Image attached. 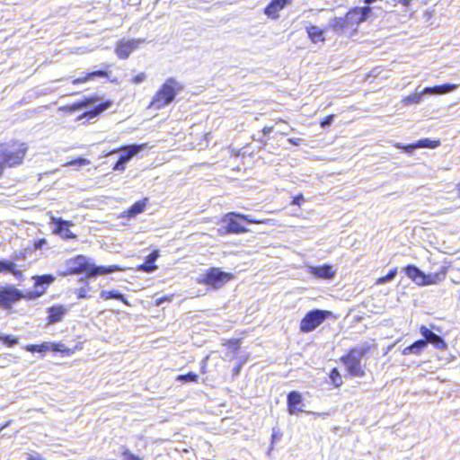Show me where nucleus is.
I'll return each mask as SVG.
<instances>
[{
	"mask_svg": "<svg viewBox=\"0 0 460 460\" xmlns=\"http://www.w3.org/2000/svg\"><path fill=\"white\" fill-rule=\"evenodd\" d=\"M457 192H458V196L460 197V183L457 185Z\"/></svg>",
	"mask_w": 460,
	"mask_h": 460,
	"instance_id": "obj_52",
	"label": "nucleus"
},
{
	"mask_svg": "<svg viewBox=\"0 0 460 460\" xmlns=\"http://www.w3.org/2000/svg\"><path fill=\"white\" fill-rule=\"evenodd\" d=\"M305 31H306L307 35L312 42L317 43V42L324 41V40H325L323 37L324 31L323 29H320L317 26L313 25V26L306 27Z\"/></svg>",
	"mask_w": 460,
	"mask_h": 460,
	"instance_id": "obj_28",
	"label": "nucleus"
},
{
	"mask_svg": "<svg viewBox=\"0 0 460 460\" xmlns=\"http://www.w3.org/2000/svg\"><path fill=\"white\" fill-rule=\"evenodd\" d=\"M99 98L96 95L86 96L84 99L77 101L72 104H67L61 107L59 110L67 113H72L77 110H80L84 107H87L94 102H96Z\"/></svg>",
	"mask_w": 460,
	"mask_h": 460,
	"instance_id": "obj_20",
	"label": "nucleus"
},
{
	"mask_svg": "<svg viewBox=\"0 0 460 460\" xmlns=\"http://www.w3.org/2000/svg\"><path fill=\"white\" fill-rule=\"evenodd\" d=\"M147 199L145 198L143 199L136 201L127 211L126 216L128 217H134L138 214H141L145 211L146 207Z\"/></svg>",
	"mask_w": 460,
	"mask_h": 460,
	"instance_id": "obj_29",
	"label": "nucleus"
},
{
	"mask_svg": "<svg viewBox=\"0 0 460 460\" xmlns=\"http://www.w3.org/2000/svg\"><path fill=\"white\" fill-rule=\"evenodd\" d=\"M140 40H118L115 45V54L119 59H127L130 54L138 48Z\"/></svg>",
	"mask_w": 460,
	"mask_h": 460,
	"instance_id": "obj_12",
	"label": "nucleus"
},
{
	"mask_svg": "<svg viewBox=\"0 0 460 460\" xmlns=\"http://www.w3.org/2000/svg\"><path fill=\"white\" fill-rule=\"evenodd\" d=\"M109 76V72L105 69L95 70L92 72L85 73L83 76L75 78L72 80L73 85H79L84 84L88 81L93 80L95 77L107 78Z\"/></svg>",
	"mask_w": 460,
	"mask_h": 460,
	"instance_id": "obj_21",
	"label": "nucleus"
},
{
	"mask_svg": "<svg viewBox=\"0 0 460 460\" xmlns=\"http://www.w3.org/2000/svg\"><path fill=\"white\" fill-rule=\"evenodd\" d=\"M246 358H243L233 369V376L236 377L239 376L241 369L243 367V365L245 363Z\"/></svg>",
	"mask_w": 460,
	"mask_h": 460,
	"instance_id": "obj_43",
	"label": "nucleus"
},
{
	"mask_svg": "<svg viewBox=\"0 0 460 460\" xmlns=\"http://www.w3.org/2000/svg\"><path fill=\"white\" fill-rule=\"evenodd\" d=\"M53 223L56 225L53 229V234H58L66 240L77 238V235L70 230V227L74 226L72 221L58 217L53 218Z\"/></svg>",
	"mask_w": 460,
	"mask_h": 460,
	"instance_id": "obj_14",
	"label": "nucleus"
},
{
	"mask_svg": "<svg viewBox=\"0 0 460 460\" xmlns=\"http://www.w3.org/2000/svg\"><path fill=\"white\" fill-rule=\"evenodd\" d=\"M67 273L80 274L84 273L87 277H95L97 275H104L114 271L123 270V268L119 265L111 266H95L90 264L87 258L84 255H76L71 258L66 262Z\"/></svg>",
	"mask_w": 460,
	"mask_h": 460,
	"instance_id": "obj_5",
	"label": "nucleus"
},
{
	"mask_svg": "<svg viewBox=\"0 0 460 460\" xmlns=\"http://www.w3.org/2000/svg\"><path fill=\"white\" fill-rule=\"evenodd\" d=\"M425 348H426V341H422V339L418 340V341H414L412 344L405 347L402 350V354L403 356H408L411 354L420 355L424 350Z\"/></svg>",
	"mask_w": 460,
	"mask_h": 460,
	"instance_id": "obj_25",
	"label": "nucleus"
},
{
	"mask_svg": "<svg viewBox=\"0 0 460 460\" xmlns=\"http://www.w3.org/2000/svg\"><path fill=\"white\" fill-rule=\"evenodd\" d=\"M176 380L183 383H197L199 381V376L194 372H189L187 374L177 376Z\"/></svg>",
	"mask_w": 460,
	"mask_h": 460,
	"instance_id": "obj_36",
	"label": "nucleus"
},
{
	"mask_svg": "<svg viewBox=\"0 0 460 460\" xmlns=\"http://www.w3.org/2000/svg\"><path fill=\"white\" fill-rule=\"evenodd\" d=\"M330 385L333 388H340L343 385V377L338 367H332L329 374Z\"/></svg>",
	"mask_w": 460,
	"mask_h": 460,
	"instance_id": "obj_30",
	"label": "nucleus"
},
{
	"mask_svg": "<svg viewBox=\"0 0 460 460\" xmlns=\"http://www.w3.org/2000/svg\"><path fill=\"white\" fill-rule=\"evenodd\" d=\"M146 78V75L144 72H141V73H138L137 75H134L132 78H131V82L134 84H140L142 83L143 81H145Z\"/></svg>",
	"mask_w": 460,
	"mask_h": 460,
	"instance_id": "obj_42",
	"label": "nucleus"
},
{
	"mask_svg": "<svg viewBox=\"0 0 460 460\" xmlns=\"http://www.w3.org/2000/svg\"><path fill=\"white\" fill-rule=\"evenodd\" d=\"M303 201H304V196L302 193H299V194L296 195L295 197H293L291 204L300 207Z\"/></svg>",
	"mask_w": 460,
	"mask_h": 460,
	"instance_id": "obj_44",
	"label": "nucleus"
},
{
	"mask_svg": "<svg viewBox=\"0 0 460 460\" xmlns=\"http://www.w3.org/2000/svg\"><path fill=\"white\" fill-rule=\"evenodd\" d=\"M332 315V314L330 311L320 309L311 310L307 312L301 319L299 323V330L303 333L311 332Z\"/></svg>",
	"mask_w": 460,
	"mask_h": 460,
	"instance_id": "obj_9",
	"label": "nucleus"
},
{
	"mask_svg": "<svg viewBox=\"0 0 460 460\" xmlns=\"http://www.w3.org/2000/svg\"><path fill=\"white\" fill-rule=\"evenodd\" d=\"M426 93H423V90L421 92H414L404 96L402 102L404 105L407 106L411 104H418L421 102L423 94Z\"/></svg>",
	"mask_w": 460,
	"mask_h": 460,
	"instance_id": "obj_31",
	"label": "nucleus"
},
{
	"mask_svg": "<svg viewBox=\"0 0 460 460\" xmlns=\"http://www.w3.org/2000/svg\"><path fill=\"white\" fill-rule=\"evenodd\" d=\"M112 105H113V101L111 99H107V100L100 102L93 108L80 114L76 119L82 120V119H85L86 120L89 121L91 119H93L99 117L102 112H104L105 111L110 109Z\"/></svg>",
	"mask_w": 460,
	"mask_h": 460,
	"instance_id": "obj_15",
	"label": "nucleus"
},
{
	"mask_svg": "<svg viewBox=\"0 0 460 460\" xmlns=\"http://www.w3.org/2000/svg\"><path fill=\"white\" fill-rule=\"evenodd\" d=\"M241 220L254 225H270L271 222L270 218H254L238 212H228L221 218L222 226L217 229L218 234H241L249 232V230L241 224Z\"/></svg>",
	"mask_w": 460,
	"mask_h": 460,
	"instance_id": "obj_3",
	"label": "nucleus"
},
{
	"mask_svg": "<svg viewBox=\"0 0 460 460\" xmlns=\"http://www.w3.org/2000/svg\"><path fill=\"white\" fill-rule=\"evenodd\" d=\"M5 168H7V167L4 164V163L0 159V178L4 175Z\"/></svg>",
	"mask_w": 460,
	"mask_h": 460,
	"instance_id": "obj_49",
	"label": "nucleus"
},
{
	"mask_svg": "<svg viewBox=\"0 0 460 460\" xmlns=\"http://www.w3.org/2000/svg\"><path fill=\"white\" fill-rule=\"evenodd\" d=\"M334 117H335L334 114H330V115L325 116L323 119H322L320 120V122H319L320 126L322 128L330 126L332 123Z\"/></svg>",
	"mask_w": 460,
	"mask_h": 460,
	"instance_id": "obj_41",
	"label": "nucleus"
},
{
	"mask_svg": "<svg viewBox=\"0 0 460 460\" xmlns=\"http://www.w3.org/2000/svg\"><path fill=\"white\" fill-rule=\"evenodd\" d=\"M29 150L27 143L11 139L0 143V159L7 168L22 165Z\"/></svg>",
	"mask_w": 460,
	"mask_h": 460,
	"instance_id": "obj_4",
	"label": "nucleus"
},
{
	"mask_svg": "<svg viewBox=\"0 0 460 460\" xmlns=\"http://www.w3.org/2000/svg\"><path fill=\"white\" fill-rule=\"evenodd\" d=\"M45 289H41L34 294L22 295L17 289H1L0 290V305L8 308L11 305L19 300L21 297H38L44 294Z\"/></svg>",
	"mask_w": 460,
	"mask_h": 460,
	"instance_id": "obj_11",
	"label": "nucleus"
},
{
	"mask_svg": "<svg viewBox=\"0 0 460 460\" xmlns=\"http://www.w3.org/2000/svg\"><path fill=\"white\" fill-rule=\"evenodd\" d=\"M35 286H41L43 284L50 285L55 280V277L51 274H44L41 276H34Z\"/></svg>",
	"mask_w": 460,
	"mask_h": 460,
	"instance_id": "obj_35",
	"label": "nucleus"
},
{
	"mask_svg": "<svg viewBox=\"0 0 460 460\" xmlns=\"http://www.w3.org/2000/svg\"><path fill=\"white\" fill-rule=\"evenodd\" d=\"M89 164V161L83 157H77L68 163L66 164V165H77V166H83Z\"/></svg>",
	"mask_w": 460,
	"mask_h": 460,
	"instance_id": "obj_40",
	"label": "nucleus"
},
{
	"mask_svg": "<svg viewBox=\"0 0 460 460\" xmlns=\"http://www.w3.org/2000/svg\"><path fill=\"white\" fill-rule=\"evenodd\" d=\"M376 348V344L364 347H350L339 358V361L344 366L346 376L348 377H364L367 374V367L362 362V358L366 357L372 349Z\"/></svg>",
	"mask_w": 460,
	"mask_h": 460,
	"instance_id": "obj_2",
	"label": "nucleus"
},
{
	"mask_svg": "<svg viewBox=\"0 0 460 460\" xmlns=\"http://www.w3.org/2000/svg\"><path fill=\"white\" fill-rule=\"evenodd\" d=\"M49 351L59 352L62 356H71L75 350L80 349L81 347L77 346L74 349L66 347L62 342H49Z\"/></svg>",
	"mask_w": 460,
	"mask_h": 460,
	"instance_id": "obj_23",
	"label": "nucleus"
},
{
	"mask_svg": "<svg viewBox=\"0 0 460 460\" xmlns=\"http://www.w3.org/2000/svg\"><path fill=\"white\" fill-rule=\"evenodd\" d=\"M24 349L35 353V352H47L49 351V342L44 341L40 344H28L24 347Z\"/></svg>",
	"mask_w": 460,
	"mask_h": 460,
	"instance_id": "obj_33",
	"label": "nucleus"
},
{
	"mask_svg": "<svg viewBox=\"0 0 460 460\" xmlns=\"http://www.w3.org/2000/svg\"><path fill=\"white\" fill-rule=\"evenodd\" d=\"M292 2L293 0H270L268 5L264 8V13L269 18L276 20L279 17V11L284 9Z\"/></svg>",
	"mask_w": 460,
	"mask_h": 460,
	"instance_id": "obj_17",
	"label": "nucleus"
},
{
	"mask_svg": "<svg viewBox=\"0 0 460 460\" xmlns=\"http://www.w3.org/2000/svg\"><path fill=\"white\" fill-rule=\"evenodd\" d=\"M101 296L103 298V299H110V298H116V299H119L120 301H122L125 305H131L130 303L126 299V297L119 293V292H115L113 290H111V291H102L101 293Z\"/></svg>",
	"mask_w": 460,
	"mask_h": 460,
	"instance_id": "obj_34",
	"label": "nucleus"
},
{
	"mask_svg": "<svg viewBox=\"0 0 460 460\" xmlns=\"http://www.w3.org/2000/svg\"><path fill=\"white\" fill-rule=\"evenodd\" d=\"M440 146V141L438 140H430L429 138H424L417 141L416 143L410 144L407 146H401L400 148L404 149L405 151H411L415 148H436ZM399 147V146H397Z\"/></svg>",
	"mask_w": 460,
	"mask_h": 460,
	"instance_id": "obj_22",
	"label": "nucleus"
},
{
	"mask_svg": "<svg viewBox=\"0 0 460 460\" xmlns=\"http://www.w3.org/2000/svg\"><path fill=\"white\" fill-rule=\"evenodd\" d=\"M0 272H10L16 279L22 277V272L16 268V265L12 261H1L0 260Z\"/></svg>",
	"mask_w": 460,
	"mask_h": 460,
	"instance_id": "obj_27",
	"label": "nucleus"
},
{
	"mask_svg": "<svg viewBox=\"0 0 460 460\" xmlns=\"http://www.w3.org/2000/svg\"><path fill=\"white\" fill-rule=\"evenodd\" d=\"M121 456H123V460H143L140 456L131 453L128 449L125 448L121 452Z\"/></svg>",
	"mask_w": 460,
	"mask_h": 460,
	"instance_id": "obj_39",
	"label": "nucleus"
},
{
	"mask_svg": "<svg viewBox=\"0 0 460 460\" xmlns=\"http://www.w3.org/2000/svg\"><path fill=\"white\" fill-rule=\"evenodd\" d=\"M308 272L317 279H331L335 276L336 270L332 268V265L323 264L309 267Z\"/></svg>",
	"mask_w": 460,
	"mask_h": 460,
	"instance_id": "obj_18",
	"label": "nucleus"
},
{
	"mask_svg": "<svg viewBox=\"0 0 460 460\" xmlns=\"http://www.w3.org/2000/svg\"><path fill=\"white\" fill-rule=\"evenodd\" d=\"M48 316L46 318L49 325L55 324L63 320L64 316L67 314L68 308L65 305H55L47 309Z\"/></svg>",
	"mask_w": 460,
	"mask_h": 460,
	"instance_id": "obj_19",
	"label": "nucleus"
},
{
	"mask_svg": "<svg viewBox=\"0 0 460 460\" xmlns=\"http://www.w3.org/2000/svg\"><path fill=\"white\" fill-rule=\"evenodd\" d=\"M234 279V274L224 271L218 267H211L202 274L199 283L209 286L226 285Z\"/></svg>",
	"mask_w": 460,
	"mask_h": 460,
	"instance_id": "obj_10",
	"label": "nucleus"
},
{
	"mask_svg": "<svg viewBox=\"0 0 460 460\" xmlns=\"http://www.w3.org/2000/svg\"><path fill=\"white\" fill-rule=\"evenodd\" d=\"M405 274L419 286H429L439 284L446 279L447 268L441 267L439 270L428 274L421 271L415 265H407L404 268Z\"/></svg>",
	"mask_w": 460,
	"mask_h": 460,
	"instance_id": "obj_7",
	"label": "nucleus"
},
{
	"mask_svg": "<svg viewBox=\"0 0 460 460\" xmlns=\"http://www.w3.org/2000/svg\"><path fill=\"white\" fill-rule=\"evenodd\" d=\"M148 143H142L138 145H127L121 146L111 153L121 152L118 161L113 164L112 170L115 172H124L126 170V164L130 161L140 151L148 148Z\"/></svg>",
	"mask_w": 460,
	"mask_h": 460,
	"instance_id": "obj_8",
	"label": "nucleus"
},
{
	"mask_svg": "<svg viewBox=\"0 0 460 460\" xmlns=\"http://www.w3.org/2000/svg\"><path fill=\"white\" fill-rule=\"evenodd\" d=\"M273 129H274L273 126H265L261 129V132L263 133L264 136H268L270 133H271L273 131Z\"/></svg>",
	"mask_w": 460,
	"mask_h": 460,
	"instance_id": "obj_47",
	"label": "nucleus"
},
{
	"mask_svg": "<svg viewBox=\"0 0 460 460\" xmlns=\"http://www.w3.org/2000/svg\"><path fill=\"white\" fill-rule=\"evenodd\" d=\"M47 241L44 238L39 239L33 243V249L39 250L40 249L44 244H46Z\"/></svg>",
	"mask_w": 460,
	"mask_h": 460,
	"instance_id": "obj_46",
	"label": "nucleus"
},
{
	"mask_svg": "<svg viewBox=\"0 0 460 460\" xmlns=\"http://www.w3.org/2000/svg\"><path fill=\"white\" fill-rule=\"evenodd\" d=\"M241 344H242V339L232 338V339H227V340L224 341V342L222 343V346L233 352H236L240 349Z\"/></svg>",
	"mask_w": 460,
	"mask_h": 460,
	"instance_id": "obj_32",
	"label": "nucleus"
},
{
	"mask_svg": "<svg viewBox=\"0 0 460 460\" xmlns=\"http://www.w3.org/2000/svg\"><path fill=\"white\" fill-rule=\"evenodd\" d=\"M0 341L9 348L18 343V339L12 335H1Z\"/></svg>",
	"mask_w": 460,
	"mask_h": 460,
	"instance_id": "obj_38",
	"label": "nucleus"
},
{
	"mask_svg": "<svg viewBox=\"0 0 460 460\" xmlns=\"http://www.w3.org/2000/svg\"><path fill=\"white\" fill-rule=\"evenodd\" d=\"M77 297L78 298H84V297H86V295L84 292H83L82 290L77 294Z\"/></svg>",
	"mask_w": 460,
	"mask_h": 460,
	"instance_id": "obj_51",
	"label": "nucleus"
},
{
	"mask_svg": "<svg viewBox=\"0 0 460 460\" xmlns=\"http://www.w3.org/2000/svg\"><path fill=\"white\" fill-rule=\"evenodd\" d=\"M420 332L424 337L422 341L433 345V347L439 350H446L447 349V343L439 335L432 332L427 326L421 325L420 327Z\"/></svg>",
	"mask_w": 460,
	"mask_h": 460,
	"instance_id": "obj_13",
	"label": "nucleus"
},
{
	"mask_svg": "<svg viewBox=\"0 0 460 460\" xmlns=\"http://www.w3.org/2000/svg\"><path fill=\"white\" fill-rule=\"evenodd\" d=\"M372 14L373 8L370 6L351 7L343 16L334 18L330 23V28L339 35L353 36L358 32L359 24Z\"/></svg>",
	"mask_w": 460,
	"mask_h": 460,
	"instance_id": "obj_1",
	"label": "nucleus"
},
{
	"mask_svg": "<svg viewBox=\"0 0 460 460\" xmlns=\"http://www.w3.org/2000/svg\"><path fill=\"white\" fill-rule=\"evenodd\" d=\"M288 141L294 146H299L302 143L301 138H295V137L288 138Z\"/></svg>",
	"mask_w": 460,
	"mask_h": 460,
	"instance_id": "obj_48",
	"label": "nucleus"
},
{
	"mask_svg": "<svg viewBox=\"0 0 460 460\" xmlns=\"http://www.w3.org/2000/svg\"><path fill=\"white\" fill-rule=\"evenodd\" d=\"M26 255H27V250L21 252H13V261L23 260V259H25Z\"/></svg>",
	"mask_w": 460,
	"mask_h": 460,
	"instance_id": "obj_45",
	"label": "nucleus"
},
{
	"mask_svg": "<svg viewBox=\"0 0 460 460\" xmlns=\"http://www.w3.org/2000/svg\"><path fill=\"white\" fill-rule=\"evenodd\" d=\"M397 275V268H393L389 270V272L383 277H380L376 279V284L382 285L385 282L393 279Z\"/></svg>",
	"mask_w": 460,
	"mask_h": 460,
	"instance_id": "obj_37",
	"label": "nucleus"
},
{
	"mask_svg": "<svg viewBox=\"0 0 460 460\" xmlns=\"http://www.w3.org/2000/svg\"><path fill=\"white\" fill-rule=\"evenodd\" d=\"M457 88V84H443L432 87H426L423 89V93L430 94H444L452 92Z\"/></svg>",
	"mask_w": 460,
	"mask_h": 460,
	"instance_id": "obj_24",
	"label": "nucleus"
},
{
	"mask_svg": "<svg viewBox=\"0 0 460 460\" xmlns=\"http://www.w3.org/2000/svg\"><path fill=\"white\" fill-rule=\"evenodd\" d=\"M411 2V0H398V3L403 4L404 6H409Z\"/></svg>",
	"mask_w": 460,
	"mask_h": 460,
	"instance_id": "obj_50",
	"label": "nucleus"
},
{
	"mask_svg": "<svg viewBox=\"0 0 460 460\" xmlns=\"http://www.w3.org/2000/svg\"><path fill=\"white\" fill-rule=\"evenodd\" d=\"M182 89L183 85L175 78H167L153 95L148 108L160 110L166 107L174 101L177 93Z\"/></svg>",
	"mask_w": 460,
	"mask_h": 460,
	"instance_id": "obj_6",
	"label": "nucleus"
},
{
	"mask_svg": "<svg viewBox=\"0 0 460 460\" xmlns=\"http://www.w3.org/2000/svg\"><path fill=\"white\" fill-rule=\"evenodd\" d=\"M159 252L157 250L153 251L151 253H149L146 261L143 264L138 266V270H141L146 272H150L155 270L157 267L155 265V260L158 258Z\"/></svg>",
	"mask_w": 460,
	"mask_h": 460,
	"instance_id": "obj_26",
	"label": "nucleus"
},
{
	"mask_svg": "<svg viewBox=\"0 0 460 460\" xmlns=\"http://www.w3.org/2000/svg\"><path fill=\"white\" fill-rule=\"evenodd\" d=\"M302 395L297 391H291L287 396V407L290 415H296L304 411Z\"/></svg>",
	"mask_w": 460,
	"mask_h": 460,
	"instance_id": "obj_16",
	"label": "nucleus"
}]
</instances>
